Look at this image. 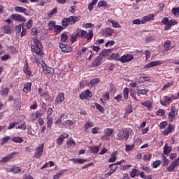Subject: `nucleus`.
Here are the masks:
<instances>
[{
    "label": "nucleus",
    "mask_w": 179,
    "mask_h": 179,
    "mask_svg": "<svg viewBox=\"0 0 179 179\" xmlns=\"http://www.w3.org/2000/svg\"><path fill=\"white\" fill-rule=\"evenodd\" d=\"M15 155H17V152H13L10 154L6 155L0 160V163L3 164H5V163H8L9 160H12V159H13V156H15Z\"/></svg>",
    "instance_id": "nucleus-7"
},
{
    "label": "nucleus",
    "mask_w": 179,
    "mask_h": 179,
    "mask_svg": "<svg viewBox=\"0 0 179 179\" xmlns=\"http://www.w3.org/2000/svg\"><path fill=\"white\" fill-rule=\"evenodd\" d=\"M92 96L93 94H92V92L89 90H86L80 94V99L81 100H89Z\"/></svg>",
    "instance_id": "nucleus-5"
},
{
    "label": "nucleus",
    "mask_w": 179,
    "mask_h": 179,
    "mask_svg": "<svg viewBox=\"0 0 179 179\" xmlns=\"http://www.w3.org/2000/svg\"><path fill=\"white\" fill-rule=\"evenodd\" d=\"M65 139V136L60 135L58 138H57L56 142L57 144L60 146V145H62V143L64 142V140Z\"/></svg>",
    "instance_id": "nucleus-25"
},
{
    "label": "nucleus",
    "mask_w": 179,
    "mask_h": 179,
    "mask_svg": "<svg viewBox=\"0 0 179 179\" xmlns=\"http://www.w3.org/2000/svg\"><path fill=\"white\" fill-rule=\"evenodd\" d=\"M56 26H57V24H55V22L54 21H50L48 23L49 30H54V29H55Z\"/></svg>",
    "instance_id": "nucleus-42"
},
{
    "label": "nucleus",
    "mask_w": 179,
    "mask_h": 179,
    "mask_svg": "<svg viewBox=\"0 0 179 179\" xmlns=\"http://www.w3.org/2000/svg\"><path fill=\"white\" fill-rule=\"evenodd\" d=\"M94 106H95L97 110H99V111L100 113H104V108H103V106H101V105H100V104H99L97 103H95Z\"/></svg>",
    "instance_id": "nucleus-44"
},
{
    "label": "nucleus",
    "mask_w": 179,
    "mask_h": 179,
    "mask_svg": "<svg viewBox=\"0 0 179 179\" xmlns=\"http://www.w3.org/2000/svg\"><path fill=\"white\" fill-rule=\"evenodd\" d=\"M31 43H34V45H41V43H40V41L37 38H32Z\"/></svg>",
    "instance_id": "nucleus-47"
},
{
    "label": "nucleus",
    "mask_w": 179,
    "mask_h": 179,
    "mask_svg": "<svg viewBox=\"0 0 179 179\" xmlns=\"http://www.w3.org/2000/svg\"><path fill=\"white\" fill-rule=\"evenodd\" d=\"M44 152V143H41L38 145L36 148V150L34 153L35 159H40L41 156H43V153Z\"/></svg>",
    "instance_id": "nucleus-2"
},
{
    "label": "nucleus",
    "mask_w": 179,
    "mask_h": 179,
    "mask_svg": "<svg viewBox=\"0 0 179 179\" xmlns=\"http://www.w3.org/2000/svg\"><path fill=\"white\" fill-rule=\"evenodd\" d=\"M125 148H126V152H131V150H132V149H134L135 148V145L134 144H131V145L127 144L125 145Z\"/></svg>",
    "instance_id": "nucleus-45"
},
{
    "label": "nucleus",
    "mask_w": 179,
    "mask_h": 179,
    "mask_svg": "<svg viewBox=\"0 0 179 179\" xmlns=\"http://www.w3.org/2000/svg\"><path fill=\"white\" fill-rule=\"evenodd\" d=\"M110 99V94H108V92H106L105 94H103V97L100 99L101 103H104L103 101V100L104 101H107V100H108Z\"/></svg>",
    "instance_id": "nucleus-33"
},
{
    "label": "nucleus",
    "mask_w": 179,
    "mask_h": 179,
    "mask_svg": "<svg viewBox=\"0 0 179 179\" xmlns=\"http://www.w3.org/2000/svg\"><path fill=\"white\" fill-rule=\"evenodd\" d=\"M100 62H101L100 57H97L95 59V61H94L93 65H96V66H99V65H100Z\"/></svg>",
    "instance_id": "nucleus-61"
},
{
    "label": "nucleus",
    "mask_w": 179,
    "mask_h": 179,
    "mask_svg": "<svg viewBox=\"0 0 179 179\" xmlns=\"http://www.w3.org/2000/svg\"><path fill=\"white\" fill-rule=\"evenodd\" d=\"M10 17L15 22H26V18L23 17L20 14H12Z\"/></svg>",
    "instance_id": "nucleus-10"
},
{
    "label": "nucleus",
    "mask_w": 179,
    "mask_h": 179,
    "mask_svg": "<svg viewBox=\"0 0 179 179\" xmlns=\"http://www.w3.org/2000/svg\"><path fill=\"white\" fill-rule=\"evenodd\" d=\"M141 106H144L147 108H152V101L148 100L141 103Z\"/></svg>",
    "instance_id": "nucleus-27"
},
{
    "label": "nucleus",
    "mask_w": 179,
    "mask_h": 179,
    "mask_svg": "<svg viewBox=\"0 0 179 179\" xmlns=\"http://www.w3.org/2000/svg\"><path fill=\"white\" fill-rule=\"evenodd\" d=\"M168 24L171 27V26L177 24V21L176 20H171L168 21Z\"/></svg>",
    "instance_id": "nucleus-59"
},
{
    "label": "nucleus",
    "mask_w": 179,
    "mask_h": 179,
    "mask_svg": "<svg viewBox=\"0 0 179 179\" xmlns=\"http://www.w3.org/2000/svg\"><path fill=\"white\" fill-rule=\"evenodd\" d=\"M170 152H171V147L169 146L167 144H165L164 147V155H170Z\"/></svg>",
    "instance_id": "nucleus-23"
},
{
    "label": "nucleus",
    "mask_w": 179,
    "mask_h": 179,
    "mask_svg": "<svg viewBox=\"0 0 179 179\" xmlns=\"http://www.w3.org/2000/svg\"><path fill=\"white\" fill-rule=\"evenodd\" d=\"M141 173V171L138 169H133L131 172H130V176L131 177V178H135V177L139 176V174Z\"/></svg>",
    "instance_id": "nucleus-22"
},
{
    "label": "nucleus",
    "mask_w": 179,
    "mask_h": 179,
    "mask_svg": "<svg viewBox=\"0 0 179 179\" xmlns=\"http://www.w3.org/2000/svg\"><path fill=\"white\" fill-rule=\"evenodd\" d=\"M70 162H73V163H79L80 164H83L85 162H87V159H79V158H73L70 159Z\"/></svg>",
    "instance_id": "nucleus-20"
},
{
    "label": "nucleus",
    "mask_w": 179,
    "mask_h": 179,
    "mask_svg": "<svg viewBox=\"0 0 179 179\" xmlns=\"http://www.w3.org/2000/svg\"><path fill=\"white\" fill-rule=\"evenodd\" d=\"M128 94H129V89H128V87H126L123 90V96L124 100H127L128 99Z\"/></svg>",
    "instance_id": "nucleus-36"
},
{
    "label": "nucleus",
    "mask_w": 179,
    "mask_h": 179,
    "mask_svg": "<svg viewBox=\"0 0 179 179\" xmlns=\"http://www.w3.org/2000/svg\"><path fill=\"white\" fill-rule=\"evenodd\" d=\"M63 30L64 27L61 25H56V27H55V33H56V34H59V33H61V31H62Z\"/></svg>",
    "instance_id": "nucleus-29"
},
{
    "label": "nucleus",
    "mask_w": 179,
    "mask_h": 179,
    "mask_svg": "<svg viewBox=\"0 0 179 179\" xmlns=\"http://www.w3.org/2000/svg\"><path fill=\"white\" fill-rule=\"evenodd\" d=\"M80 33L81 38H87V41H90L93 38V31L90 30L89 33L83 29H78Z\"/></svg>",
    "instance_id": "nucleus-1"
},
{
    "label": "nucleus",
    "mask_w": 179,
    "mask_h": 179,
    "mask_svg": "<svg viewBox=\"0 0 179 179\" xmlns=\"http://www.w3.org/2000/svg\"><path fill=\"white\" fill-rule=\"evenodd\" d=\"M1 31L5 34H12V33L13 31V27L10 26V25H4L1 28Z\"/></svg>",
    "instance_id": "nucleus-12"
},
{
    "label": "nucleus",
    "mask_w": 179,
    "mask_h": 179,
    "mask_svg": "<svg viewBox=\"0 0 179 179\" xmlns=\"http://www.w3.org/2000/svg\"><path fill=\"white\" fill-rule=\"evenodd\" d=\"M92 153H99V150H100V148L99 146H93L90 148Z\"/></svg>",
    "instance_id": "nucleus-43"
},
{
    "label": "nucleus",
    "mask_w": 179,
    "mask_h": 179,
    "mask_svg": "<svg viewBox=\"0 0 179 179\" xmlns=\"http://www.w3.org/2000/svg\"><path fill=\"white\" fill-rule=\"evenodd\" d=\"M98 1L99 0H92V1L88 5L89 10H93V6H94V5H96V3H97Z\"/></svg>",
    "instance_id": "nucleus-35"
},
{
    "label": "nucleus",
    "mask_w": 179,
    "mask_h": 179,
    "mask_svg": "<svg viewBox=\"0 0 179 179\" xmlns=\"http://www.w3.org/2000/svg\"><path fill=\"white\" fill-rule=\"evenodd\" d=\"M155 19V15H149L147 16H144L142 19V24H145L146 22H150V20H153Z\"/></svg>",
    "instance_id": "nucleus-16"
},
{
    "label": "nucleus",
    "mask_w": 179,
    "mask_h": 179,
    "mask_svg": "<svg viewBox=\"0 0 179 179\" xmlns=\"http://www.w3.org/2000/svg\"><path fill=\"white\" fill-rule=\"evenodd\" d=\"M110 58H112L115 61H120V59H121V57H120V54L118 53H112L110 55Z\"/></svg>",
    "instance_id": "nucleus-32"
},
{
    "label": "nucleus",
    "mask_w": 179,
    "mask_h": 179,
    "mask_svg": "<svg viewBox=\"0 0 179 179\" xmlns=\"http://www.w3.org/2000/svg\"><path fill=\"white\" fill-rule=\"evenodd\" d=\"M162 160H163L162 166H164V167L169 166V158H166V156L163 155Z\"/></svg>",
    "instance_id": "nucleus-38"
},
{
    "label": "nucleus",
    "mask_w": 179,
    "mask_h": 179,
    "mask_svg": "<svg viewBox=\"0 0 179 179\" xmlns=\"http://www.w3.org/2000/svg\"><path fill=\"white\" fill-rule=\"evenodd\" d=\"M113 130L112 129H106L105 130H104V134H106V135H107V136H111V135H113Z\"/></svg>",
    "instance_id": "nucleus-52"
},
{
    "label": "nucleus",
    "mask_w": 179,
    "mask_h": 179,
    "mask_svg": "<svg viewBox=\"0 0 179 179\" xmlns=\"http://www.w3.org/2000/svg\"><path fill=\"white\" fill-rule=\"evenodd\" d=\"M69 24H71V22L69 21V18H64L62 20V26L66 27V26H69Z\"/></svg>",
    "instance_id": "nucleus-48"
},
{
    "label": "nucleus",
    "mask_w": 179,
    "mask_h": 179,
    "mask_svg": "<svg viewBox=\"0 0 179 179\" xmlns=\"http://www.w3.org/2000/svg\"><path fill=\"white\" fill-rule=\"evenodd\" d=\"M160 164H162V161H160V160H157V161H155V162L152 164V167H153V169H157V167H159V166H160Z\"/></svg>",
    "instance_id": "nucleus-51"
},
{
    "label": "nucleus",
    "mask_w": 179,
    "mask_h": 179,
    "mask_svg": "<svg viewBox=\"0 0 179 179\" xmlns=\"http://www.w3.org/2000/svg\"><path fill=\"white\" fill-rule=\"evenodd\" d=\"M164 114H166V110L164 109H159L157 111V115H158L159 117H163Z\"/></svg>",
    "instance_id": "nucleus-46"
},
{
    "label": "nucleus",
    "mask_w": 179,
    "mask_h": 179,
    "mask_svg": "<svg viewBox=\"0 0 179 179\" xmlns=\"http://www.w3.org/2000/svg\"><path fill=\"white\" fill-rule=\"evenodd\" d=\"M10 141V136H6L2 138L1 145H5V143H8Z\"/></svg>",
    "instance_id": "nucleus-49"
},
{
    "label": "nucleus",
    "mask_w": 179,
    "mask_h": 179,
    "mask_svg": "<svg viewBox=\"0 0 179 179\" xmlns=\"http://www.w3.org/2000/svg\"><path fill=\"white\" fill-rule=\"evenodd\" d=\"M117 155H118V152L117 151L113 152L110 155V157L108 159V162L114 163L117 160Z\"/></svg>",
    "instance_id": "nucleus-18"
},
{
    "label": "nucleus",
    "mask_w": 179,
    "mask_h": 179,
    "mask_svg": "<svg viewBox=\"0 0 179 179\" xmlns=\"http://www.w3.org/2000/svg\"><path fill=\"white\" fill-rule=\"evenodd\" d=\"M12 142H15V143H22L23 142V138L22 137L15 136L11 138Z\"/></svg>",
    "instance_id": "nucleus-26"
},
{
    "label": "nucleus",
    "mask_w": 179,
    "mask_h": 179,
    "mask_svg": "<svg viewBox=\"0 0 179 179\" xmlns=\"http://www.w3.org/2000/svg\"><path fill=\"white\" fill-rule=\"evenodd\" d=\"M98 8H101L102 6H107V2L104 1H101L97 4Z\"/></svg>",
    "instance_id": "nucleus-56"
},
{
    "label": "nucleus",
    "mask_w": 179,
    "mask_h": 179,
    "mask_svg": "<svg viewBox=\"0 0 179 179\" xmlns=\"http://www.w3.org/2000/svg\"><path fill=\"white\" fill-rule=\"evenodd\" d=\"M174 118H176V113L173 112H170L169 113V117H168L169 122H173V121H174Z\"/></svg>",
    "instance_id": "nucleus-34"
},
{
    "label": "nucleus",
    "mask_w": 179,
    "mask_h": 179,
    "mask_svg": "<svg viewBox=\"0 0 179 179\" xmlns=\"http://www.w3.org/2000/svg\"><path fill=\"white\" fill-rule=\"evenodd\" d=\"M8 93H9V88L8 87L3 89V90L1 91L2 96H8Z\"/></svg>",
    "instance_id": "nucleus-55"
},
{
    "label": "nucleus",
    "mask_w": 179,
    "mask_h": 179,
    "mask_svg": "<svg viewBox=\"0 0 179 179\" xmlns=\"http://www.w3.org/2000/svg\"><path fill=\"white\" fill-rule=\"evenodd\" d=\"M114 33V30L110 27H107L103 30V35L106 37H110L113 36V34Z\"/></svg>",
    "instance_id": "nucleus-17"
},
{
    "label": "nucleus",
    "mask_w": 179,
    "mask_h": 179,
    "mask_svg": "<svg viewBox=\"0 0 179 179\" xmlns=\"http://www.w3.org/2000/svg\"><path fill=\"white\" fill-rule=\"evenodd\" d=\"M175 169H176L175 165L173 164V162H171V164L166 168V171H168V173H173Z\"/></svg>",
    "instance_id": "nucleus-31"
},
{
    "label": "nucleus",
    "mask_w": 179,
    "mask_h": 179,
    "mask_svg": "<svg viewBox=\"0 0 179 179\" xmlns=\"http://www.w3.org/2000/svg\"><path fill=\"white\" fill-rule=\"evenodd\" d=\"M167 127V122H162L159 124V129H164Z\"/></svg>",
    "instance_id": "nucleus-62"
},
{
    "label": "nucleus",
    "mask_w": 179,
    "mask_h": 179,
    "mask_svg": "<svg viewBox=\"0 0 179 179\" xmlns=\"http://www.w3.org/2000/svg\"><path fill=\"white\" fill-rule=\"evenodd\" d=\"M63 125H67V127H72V125H73V121L68 120L64 122Z\"/></svg>",
    "instance_id": "nucleus-53"
},
{
    "label": "nucleus",
    "mask_w": 179,
    "mask_h": 179,
    "mask_svg": "<svg viewBox=\"0 0 179 179\" xmlns=\"http://www.w3.org/2000/svg\"><path fill=\"white\" fill-rule=\"evenodd\" d=\"M19 173H23V170L19 166H13V174H19Z\"/></svg>",
    "instance_id": "nucleus-24"
},
{
    "label": "nucleus",
    "mask_w": 179,
    "mask_h": 179,
    "mask_svg": "<svg viewBox=\"0 0 179 179\" xmlns=\"http://www.w3.org/2000/svg\"><path fill=\"white\" fill-rule=\"evenodd\" d=\"M31 90V83H27L24 86L23 92L24 93H29Z\"/></svg>",
    "instance_id": "nucleus-21"
},
{
    "label": "nucleus",
    "mask_w": 179,
    "mask_h": 179,
    "mask_svg": "<svg viewBox=\"0 0 179 179\" xmlns=\"http://www.w3.org/2000/svg\"><path fill=\"white\" fill-rule=\"evenodd\" d=\"M52 113H54V110L52 108H48L47 111V117H51L52 115Z\"/></svg>",
    "instance_id": "nucleus-60"
},
{
    "label": "nucleus",
    "mask_w": 179,
    "mask_h": 179,
    "mask_svg": "<svg viewBox=\"0 0 179 179\" xmlns=\"http://www.w3.org/2000/svg\"><path fill=\"white\" fill-rule=\"evenodd\" d=\"M163 62L161 61H155V62H151L148 64H147L145 66V69H149L150 68H153L155 66H158L159 65H162Z\"/></svg>",
    "instance_id": "nucleus-11"
},
{
    "label": "nucleus",
    "mask_w": 179,
    "mask_h": 179,
    "mask_svg": "<svg viewBox=\"0 0 179 179\" xmlns=\"http://www.w3.org/2000/svg\"><path fill=\"white\" fill-rule=\"evenodd\" d=\"M31 50L34 52H35V54H37V55H40L41 57H43V55H44V53L41 51V49L40 48V45H31Z\"/></svg>",
    "instance_id": "nucleus-13"
},
{
    "label": "nucleus",
    "mask_w": 179,
    "mask_h": 179,
    "mask_svg": "<svg viewBox=\"0 0 179 179\" xmlns=\"http://www.w3.org/2000/svg\"><path fill=\"white\" fill-rule=\"evenodd\" d=\"M174 125H173L172 124H169V126L166 128V129H164V131L162 132V134L164 136H167V135H169V134H171V132H173V131L174 130Z\"/></svg>",
    "instance_id": "nucleus-14"
},
{
    "label": "nucleus",
    "mask_w": 179,
    "mask_h": 179,
    "mask_svg": "<svg viewBox=\"0 0 179 179\" xmlns=\"http://www.w3.org/2000/svg\"><path fill=\"white\" fill-rule=\"evenodd\" d=\"M94 127V124H93V122H87L85 124L84 128H85V131H87V130L89 129V128H92V127Z\"/></svg>",
    "instance_id": "nucleus-39"
},
{
    "label": "nucleus",
    "mask_w": 179,
    "mask_h": 179,
    "mask_svg": "<svg viewBox=\"0 0 179 179\" xmlns=\"http://www.w3.org/2000/svg\"><path fill=\"white\" fill-rule=\"evenodd\" d=\"M47 120V125H48V128H50V129H51V127H52V124H53V120L52 117H47L46 118Z\"/></svg>",
    "instance_id": "nucleus-28"
},
{
    "label": "nucleus",
    "mask_w": 179,
    "mask_h": 179,
    "mask_svg": "<svg viewBox=\"0 0 179 179\" xmlns=\"http://www.w3.org/2000/svg\"><path fill=\"white\" fill-rule=\"evenodd\" d=\"M17 129H22V131H26L27 129V126H26V123H21L17 127H16Z\"/></svg>",
    "instance_id": "nucleus-40"
},
{
    "label": "nucleus",
    "mask_w": 179,
    "mask_h": 179,
    "mask_svg": "<svg viewBox=\"0 0 179 179\" xmlns=\"http://www.w3.org/2000/svg\"><path fill=\"white\" fill-rule=\"evenodd\" d=\"M15 10H16L19 13H24V15H26V16H29V15H30V13L29 12H27V9H26L23 7L16 6V7H15Z\"/></svg>",
    "instance_id": "nucleus-15"
},
{
    "label": "nucleus",
    "mask_w": 179,
    "mask_h": 179,
    "mask_svg": "<svg viewBox=\"0 0 179 179\" xmlns=\"http://www.w3.org/2000/svg\"><path fill=\"white\" fill-rule=\"evenodd\" d=\"M41 66L43 68V71L44 73H50V75H52L55 72L54 69L50 66H48L45 62L42 61Z\"/></svg>",
    "instance_id": "nucleus-6"
},
{
    "label": "nucleus",
    "mask_w": 179,
    "mask_h": 179,
    "mask_svg": "<svg viewBox=\"0 0 179 179\" xmlns=\"http://www.w3.org/2000/svg\"><path fill=\"white\" fill-rule=\"evenodd\" d=\"M171 12L173 15H175V16H178L179 15V7L172 8Z\"/></svg>",
    "instance_id": "nucleus-50"
},
{
    "label": "nucleus",
    "mask_w": 179,
    "mask_h": 179,
    "mask_svg": "<svg viewBox=\"0 0 179 179\" xmlns=\"http://www.w3.org/2000/svg\"><path fill=\"white\" fill-rule=\"evenodd\" d=\"M100 83V78H94L90 80L91 86L93 87V86H95V85H97V83Z\"/></svg>",
    "instance_id": "nucleus-37"
},
{
    "label": "nucleus",
    "mask_w": 179,
    "mask_h": 179,
    "mask_svg": "<svg viewBox=\"0 0 179 179\" xmlns=\"http://www.w3.org/2000/svg\"><path fill=\"white\" fill-rule=\"evenodd\" d=\"M23 71L27 76H31V71L29 69V64H27V62H26Z\"/></svg>",
    "instance_id": "nucleus-19"
},
{
    "label": "nucleus",
    "mask_w": 179,
    "mask_h": 179,
    "mask_svg": "<svg viewBox=\"0 0 179 179\" xmlns=\"http://www.w3.org/2000/svg\"><path fill=\"white\" fill-rule=\"evenodd\" d=\"M114 99L117 101H124V99H122V94H121L115 96Z\"/></svg>",
    "instance_id": "nucleus-57"
},
{
    "label": "nucleus",
    "mask_w": 179,
    "mask_h": 179,
    "mask_svg": "<svg viewBox=\"0 0 179 179\" xmlns=\"http://www.w3.org/2000/svg\"><path fill=\"white\" fill-rule=\"evenodd\" d=\"M110 171L109 172L106 173L105 174L106 177H110V176H112V174H114L117 170H118V166H115V164H112L109 165Z\"/></svg>",
    "instance_id": "nucleus-8"
},
{
    "label": "nucleus",
    "mask_w": 179,
    "mask_h": 179,
    "mask_svg": "<svg viewBox=\"0 0 179 179\" xmlns=\"http://www.w3.org/2000/svg\"><path fill=\"white\" fill-rule=\"evenodd\" d=\"M115 92H117V90L115 89V87H114V85L110 84V93L115 94Z\"/></svg>",
    "instance_id": "nucleus-54"
},
{
    "label": "nucleus",
    "mask_w": 179,
    "mask_h": 179,
    "mask_svg": "<svg viewBox=\"0 0 179 179\" xmlns=\"http://www.w3.org/2000/svg\"><path fill=\"white\" fill-rule=\"evenodd\" d=\"M69 20L71 24H74V23H76L79 19L76 16H71L69 17Z\"/></svg>",
    "instance_id": "nucleus-30"
},
{
    "label": "nucleus",
    "mask_w": 179,
    "mask_h": 179,
    "mask_svg": "<svg viewBox=\"0 0 179 179\" xmlns=\"http://www.w3.org/2000/svg\"><path fill=\"white\" fill-rule=\"evenodd\" d=\"M117 138L120 141H127L129 138V132H128V131L122 130L118 132Z\"/></svg>",
    "instance_id": "nucleus-3"
},
{
    "label": "nucleus",
    "mask_w": 179,
    "mask_h": 179,
    "mask_svg": "<svg viewBox=\"0 0 179 179\" xmlns=\"http://www.w3.org/2000/svg\"><path fill=\"white\" fill-rule=\"evenodd\" d=\"M61 40L62 41H63V43H65V41L68 40V36L66 35V34H62L61 35Z\"/></svg>",
    "instance_id": "nucleus-58"
},
{
    "label": "nucleus",
    "mask_w": 179,
    "mask_h": 179,
    "mask_svg": "<svg viewBox=\"0 0 179 179\" xmlns=\"http://www.w3.org/2000/svg\"><path fill=\"white\" fill-rule=\"evenodd\" d=\"M172 163L175 165L176 167H177V166H179V157L174 159Z\"/></svg>",
    "instance_id": "nucleus-64"
},
{
    "label": "nucleus",
    "mask_w": 179,
    "mask_h": 179,
    "mask_svg": "<svg viewBox=\"0 0 179 179\" xmlns=\"http://www.w3.org/2000/svg\"><path fill=\"white\" fill-rule=\"evenodd\" d=\"M65 101V94L64 92H59L55 99V103L57 104H61Z\"/></svg>",
    "instance_id": "nucleus-9"
},
{
    "label": "nucleus",
    "mask_w": 179,
    "mask_h": 179,
    "mask_svg": "<svg viewBox=\"0 0 179 179\" xmlns=\"http://www.w3.org/2000/svg\"><path fill=\"white\" fill-rule=\"evenodd\" d=\"M132 59H134V55L131 54H125L120 57V62H122V64H127V62H131Z\"/></svg>",
    "instance_id": "nucleus-4"
},
{
    "label": "nucleus",
    "mask_w": 179,
    "mask_h": 179,
    "mask_svg": "<svg viewBox=\"0 0 179 179\" xmlns=\"http://www.w3.org/2000/svg\"><path fill=\"white\" fill-rule=\"evenodd\" d=\"M171 46V41H166L164 47V50L166 51H169V50H170V47Z\"/></svg>",
    "instance_id": "nucleus-41"
},
{
    "label": "nucleus",
    "mask_w": 179,
    "mask_h": 179,
    "mask_svg": "<svg viewBox=\"0 0 179 179\" xmlns=\"http://www.w3.org/2000/svg\"><path fill=\"white\" fill-rule=\"evenodd\" d=\"M134 24H142V20L135 19L133 20Z\"/></svg>",
    "instance_id": "nucleus-63"
}]
</instances>
